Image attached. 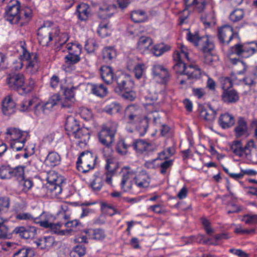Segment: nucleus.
<instances>
[{
    "label": "nucleus",
    "instance_id": "obj_1",
    "mask_svg": "<svg viewBox=\"0 0 257 257\" xmlns=\"http://www.w3.org/2000/svg\"><path fill=\"white\" fill-rule=\"evenodd\" d=\"M189 61L188 53L184 51L183 47L181 52L176 51L173 55V59L176 62L173 66L176 73L186 75L188 79H197L201 77V71L198 66L195 64L187 65L184 59Z\"/></svg>",
    "mask_w": 257,
    "mask_h": 257
},
{
    "label": "nucleus",
    "instance_id": "obj_2",
    "mask_svg": "<svg viewBox=\"0 0 257 257\" xmlns=\"http://www.w3.org/2000/svg\"><path fill=\"white\" fill-rule=\"evenodd\" d=\"M114 91L124 99L133 101L136 97L134 81L130 75L123 72H117L115 74Z\"/></svg>",
    "mask_w": 257,
    "mask_h": 257
},
{
    "label": "nucleus",
    "instance_id": "obj_3",
    "mask_svg": "<svg viewBox=\"0 0 257 257\" xmlns=\"http://www.w3.org/2000/svg\"><path fill=\"white\" fill-rule=\"evenodd\" d=\"M25 45V42H20L22 54L20 55V61L16 63L14 68L17 70H20L25 65L27 72L31 74H35L38 71L40 68L38 55L36 53L29 52Z\"/></svg>",
    "mask_w": 257,
    "mask_h": 257
},
{
    "label": "nucleus",
    "instance_id": "obj_4",
    "mask_svg": "<svg viewBox=\"0 0 257 257\" xmlns=\"http://www.w3.org/2000/svg\"><path fill=\"white\" fill-rule=\"evenodd\" d=\"M7 83L12 90H16L21 95L31 92L35 85V81L30 78L25 81V77L23 74L12 73L8 75Z\"/></svg>",
    "mask_w": 257,
    "mask_h": 257
},
{
    "label": "nucleus",
    "instance_id": "obj_5",
    "mask_svg": "<svg viewBox=\"0 0 257 257\" xmlns=\"http://www.w3.org/2000/svg\"><path fill=\"white\" fill-rule=\"evenodd\" d=\"M187 39L204 53H211L214 49L213 44L209 40L207 36H200L198 32L192 33L189 32L187 35Z\"/></svg>",
    "mask_w": 257,
    "mask_h": 257
},
{
    "label": "nucleus",
    "instance_id": "obj_6",
    "mask_svg": "<svg viewBox=\"0 0 257 257\" xmlns=\"http://www.w3.org/2000/svg\"><path fill=\"white\" fill-rule=\"evenodd\" d=\"M97 159L96 155L89 151L82 152L77 161V168L79 171L86 173L90 169L94 168L96 161Z\"/></svg>",
    "mask_w": 257,
    "mask_h": 257
},
{
    "label": "nucleus",
    "instance_id": "obj_7",
    "mask_svg": "<svg viewBox=\"0 0 257 257\" xmlns=\"http://www.w3.org/2000/svg\"><path fill=\"white\" fill-rule=\"evenodd\" d=\"M116 132V128L113 127L103 126L98 133L100 143L107 148H111L114 141Z\"/></svg>",
    "mask_w": 257,
    "mask_h": 257
},
{
    "label": "nucleus",
    "instance_id": "obj_8",
    "mask_svg": "<svg viewBox=\"0 0 257 257\" xmlns=\"http://www.w3.org/2000/svg\"><path fill=\"white\" fill-rule=\"evenodd\" d=\"M49 22H44L43 25L40 27L37 32L39 43L43 46H48L49 43L53 39Z\"/></svg>",
    "mask_w": 257,
    "mask_h": 257
},
{
    "label": "nucleus",
    "instance_id": "obj_9",
    "mask_svg": "<svg viewBox=\"0 0 257 257\" xmlns=\"http://www.w3.org/2000/svg\"><path fill=\"white\" fill-rule=\"evenodd\" d=\"M67 48L68 54L65 57L66 64L73 65L78 62L80 60V54L81 52V46L77 44H68Z\"/></svg>",
    "mask_w": 257,
    "mask_h": 257
},
{
    "label": "nucleus",
    "instance_id": "obj_10",
    "mask_svg": "<svg viewBox=\"0 0 257 257\" xmlns=\"http://www.w3.org/2000/svg\"><path fill=\"white\" fill-rule=\"evenodd\" d=\"M124 117L130 124H137L145 116L141 114V110L135 105L127 106L124 111Z\"/></svg>",
    "mask_w": 257,
    "mask_h": 257
},
{
    "label": "nucleus",
    "instance_id": "obj_11",
    "mask_svg": "<svg viewBox=\"0 0 257 257\" xmlns=\"http://www.w3.org/2000/svg\"><path fill=\"white\" fill-rule=\"evenodd\" d=\"M153 75L161 79L162 84L167 85L171 79V74L168 69L162 65H154L152 68Z\"/></svg>",
    "mask_w": 257,
    "mask_h": 257
},
{
    "label": "nucleus",
    "instance_id": "obj_12",
    "mask_svg": "<svg viewBox=\"0 0 257 257\" xmlns=\"http://www.w3.org/2000/svg\"><path fill=\"white\" fill-rule=\"evenodd\" d=\"M13 232L18 235L21 238H33L37 234L36 227L33 226L26 225L16 227Z\"/></svg>",
    "mask_w": 257,
    "mask_h": 257
},
{
    "label": "nucleus",
    "instance_id": "obj_13",
    "mask_svg": "<svg viewBox=\"0 0 257 257\" xmlns=\"http://www.w3.org/2000/svg\"><path fill=\"white\" fill-rule=\"evenodd\" d=\"M46 188L48 193H51L52 196L56 197L61 193V185L64 182L62 178H54L53 180H50V178H46Z\"/></svg>",
    "mask_w": 257,
    "mask_h": 257
},
{
    "label": "nucleus",
    "instance_id": "obj_14",
    "mask_svg": "<svg viewBox=\"0 0 257 257\" xmlns=\"http://www.w3.org/2000/svg\"><path fill=\"white\" fill-rule=\"evenodd\" d=\"M233 29L229 25H224L218 31V38L222 44L228 45L233 37Z\"/></svg>",
    "mask_w": 257,
    "mask_h": 257
},
{
    "label": "nucleus",
    "instance_id": "obj_15",
    "mask_svg": "<svg viewBox=\"0 0 257 257\" xmlns=\"http://www.w3.org/2000/svg\"><path fill=\"white\" fill-rule=\"evenodd\" d=\"M25 167L19 166L15 168H10L6 166L0 168V177H6L8 174L14 177H24Z\"/></svg>",
    "mask_w": 257,
    "mask_h": 257
},
{
    "label": "nucleus",
    "instance_id": "obj_16",
    "mask_svg": "<svg viewBox=\"0 0 257 257\" xmlns=\"http://www.w3.org/2000/svg\"><path fill=\"white\" fill-rule=\"evenodd\" d=\"M234 132L237 138L248 135L247 123L243 117H238Z\"/></svg>",
    "mask_w": 257,
    "mask_h": 257
},
{
    "label": "nucleus",
    "instance_id": "obj_17",
    "mask_svg": "<svg viewBox=\"0 0 257 257\" xmlns=\"http://www.w3.org/2000/svg\"><path fill=\"white\" fill-rule=\"evenodd\" d=\"M20 7L6 9L5 18L12 24H17L21 20Z\"/></svg>",
    "mask_w": 257,
    "mask_h": 257
},
{
    "label": "nucleus",
    "instance_id": "obj_18",
    "mask_svg": "<svg viewBox=\"0 0 257 257\" xmlns=\"http://www.w3.org/2000/svg\"><path fill=\"white\" fill-rule=\"evenodd\" d=\"M239 99V93L234 89H227L223 91L221 95V99L226 104L235 103Z\"/></svg>",
    "mask_w": 257,
    "mask_h": 257
},
{
    "label": "nucleus",
    "instance_id": "obj_19",
    "mask_svg": "<svg viewBox=\"0 0 257 257\" xmlns=\"http://www.w3.org/2000/svg\"><path fill=\"white\" fill-rule=\"evenodd\" d=\"M72 136L78 140L77 143L80 147L85 146L90 138L89 130L85 127L79 128Z\"/></svg>",
    "mask_w": 257,
    "mask_h": 257
},
{
    "label": "nucleus",
    "instance_id": "obj_20",
    "mask_svg": "<svg viewBox=\"0 0 257 257\" xmlns=\"http://www.w3.org/2000/svg\"><path fill=\"white\" fill-rule=\"evenodd\" d=\"M208 109L202 105H200L198 108V111L201 117L207 121H213L216 116L217 112L213 109L211 105H208Z\"/></svg>",
    "mask_w": 257,
    "mask_h": 257
},
{
    "label": "nucleus",
    "instance_id": "obj_21",
    "mask_svg": "<svg viewBox=\"0 0 257 257\" xmlns=\"http://www.w3.org/2000/svg\"><path fill=\"white\" fill-rule=\"evenodd\" d=\"M101 76L103 80L107 84L114 82L115 75L113 69L108 66H103L100 68Z\"/></svg>",
    "mask_w": 257,
    "mask_h": 257
},
{
    "label": "nucleus",
    "instance_id": "obj_22",
    "mask_svg": "<svg viewBox=\"0 0 257 257\" xmlns=\"http://www.w3.org/2000/svg\"><path fill=\"white\" fill-rule=\"evenodd\" d=\"M76 15L81 21H85L91 15V8L87 4H80L77 7Z\"/></svg>",
    "mask_w": 257,
    "mask_h": 257
},
{
    "label": "nucleus",
    "instance_id": "obj_23",
    "mask_svg": "<svg viewBox=\"0 0 257 257\" xmlns=\"http://www.w3.org/2000/svg\"><path fill=\"white\" fill-rule=\"evenodd\" d=\"M116 12V6L115 5L103 6L99 8L98 15L101 19H106L112 17Z\"/></svg>",
    "mask_w": 257,
    "mask_h": 257
},
{
    "label": "nucleus",
    "instance_id": "obj_24",
    "mask_svg": "<svg viewBox=\"0 0 257 257\" xmlns=\"http://www.w3.org/2000/svg\"><path fill=\"white\" fill-rule=\"evenodd\" d=\"M16 104L10 96L6 97L3 101L2 111L4 114L10 115L15 112Z\"/></svg>",
    "mask_w": 257,
    "mask_h": 257
},
{
    "label": "nucleus",
    "instance_id": "obj_25",
    "mask_svg": "<svg viewBox=\"0 0 257 257\" xmlns=\"http://www.w3.org/2000/svg\"><path fill=\"white\" fill-rule=\"evenodd\" d=\"M83 232L88 235L89 238L92 239L102 240L106 236L104 230L101 228H89L84 229Z\"/></svg>",
    "mask_w": 257,
    "mask_h": 257
},
{
    "label": "nucleus",
    "instance_id": "obj_26",
    "mask_svg": "<svg viewBox=\"0 0 257 257\" xmlns=\"http://www.w3.org/2000/svg\"><path fill=\"white\" fill-rule=\"evenodd\" d=\"M153 43L152 39L147 36L141 37L137 43V49L141 53H145L150 49V47L152 46Z\"/></svg>",
    "mask_w": 257,
    "mask_h": 257
},
{
    "label": "nucleus",
    "instance_id": "obj_27",
    "mask_svg": "<svg viewBox=\"0 0 257 257\" xmlns=\"http://www.w3.org/2000/svg\"><path fill=\"white\" fill-rule=\"evenodd\" d=\"M219 124L223 128H229L235 124L233 116L228 113L221 114L219 118Z\"/></svg>",
    "mask_w": 257,
    "mask_h": 257
},
{
    "label": "nucleus",
    "instance_id": "obj_28",
    "mask_svg": "<svg viewBox=\"0 0 257 257\" xmlns=\"http://www.w3.org/2000/svg\"><path fill=\"white\" fill-rule=\"evenodd\" d=\"M80 128L79 121L73 117H68L65 123V129L68 135L73 134Z\"/></svg>",
    "mask_w": 257,
    "mask_h": 257
},
{
    "label": "nucleus",
    "instance_id": "obj_29",
    "mask_svg": "<svg viewBox=\"0 0 257 257\" xmlns=\"http://www.w3.org/2000/svg\"><path fill=\"white\" fill-rule=\"evenodd\" d=\"M230 149L235 155L239 157L246 156L248 154V153L245 152L244 148L242 147L240 141H234L230 146Z\"/></svg>",
    "mask_w": 257,
    "mask_h": 257
},
{
    "label": "nucleus",
    "instance_id": "obj_30",
    "mask_svg": "<svg viewBox=\"0 0 257 257\" xmlns=\"http://www.w3.org/2000/svg\"><path fill=\"white\" fill-rule=\"evenodd\" d=\"M35 252L32 248L24 247L16 250L13 257H35Z\"/></svg>",
    "mask_w": 257,
    "mask_h": 257
},
{
    "label": "nucleus",
    "instance_id": "obj_31",
    "mask_svg": "<svg viewBox=\"0 0 257 257\" xmlns=\"http://www.w3.org/2000/svg\"><path fill=\"white\" fill-rule=\"evenodd\" d=\"M55 242L54 237L49 236L40 238L36 241L38 246H41V249H48L52 247Z\"/></svg>",
    "mask_w": 257,
    "mask_h": 257
},
{
    "label": "nucleus",
    "instance_id": "obj_32",
    "mask_svg": "<svg viewBox=\"0 0 257 257\" xmlns=\"http://www.w3.org/2000/svg\"><path fill=\"white\" fill-rule=\"evenodd\" d=\"M150 143L147 142L143 140H135L133 144L134 149L137 152H143L149 150V148L151 146Z\"/></svg>",
    "mask_w": 257,
    "mask_h": 257
},
{
    "label": "nucleus",
    "instance_id": "obj_33",
    "mask_svg": "<svg viewBox=\"0 0 257 257\" xmlns=\"http://www.w3.org/2000/svg\"><path fill=\"white\" fill-rule=\"evenodd\" d=\"M131 18L135 23H142L147 20V16L144 11L139 10L132 12Z\"/></svg>",
    "mask_w": 257,
    "mask_h": 257
},
{
    "label": "nucleus",
    "instance_id": "obj_34",
    "mask_svg": "<svg viewBox=\"0 0 257 257\" xmlns=\"http://www.w3.org/2000/svg\"><path fill=\"white\" fill-rule=\"evenodd\" d=\"M136 124V127L140 136H143L147 133L149 127V120L145 117Z\"/></svg>",
    "mask_w": 257,
    "mask_h": 257
},
{
    "label": "nucleus",
    "instance_id": "obj_35",
    "mask_svg": "<svg viewBox=\"0 0 257 257\" xmlns=\"http://www.w3.org/2000/svg\"><path fill=\"white\" fill-rule=\"evenodd\" d=\"M46 161L48 166H55L59 164L61 157L57 153L51 152L47 155Z\"/></svg>",
    "mask_w": 257,
    "mask_h": 257
},
{
    "label": "nucleus",
    "instance_id": "obj_36",
    "mask_svg": "<svg viewBox=\"0 0 257 257\" xmlns=\"http://www.w3.org/2000/svg\"><path fill=\"white\" fill-rule=\"evenodd\" d=\"M102 55L103 59L107 62L115 58L116 54L113 47H106L102 51Z\"/></svg>",
    "mask_w": 257,
    "mask_h": 257
},
{
    "label": "nucleus",
    "instance_id": "obj_37",
    "mask_svg": "<svg viewBox=\"0 0 257 257\" xmlns=\"http://www.w3.org/2000/svg\"><path fill=\"white\" fill-rule=\"evenodd\" d=\"M6 134L10 136L12 141L20 140L24 138L23 132L16 128H8Z\"/></svg>",
    "mask_w": 257,
    "mask_h": 257
},
{
    "label": "nucleus",
    "instance_id": "obj_38",
    "mask_svg": "<svg viewBox=\"0 0 257 257\" xmlns=\"http://www.w3.org/2000/svg\"><path fill=\"white\" fill-rule=\"evenodd\" d=\"M170 49V47L169 46H165L164 44H160L155 45L152 49L151 52L156 56H161L165 52H166Z\"/></svg>",
    "mask_w": 257,
    "mask_h": 257
},
{
    "label": "nucleus",
    "instance_id": "obj_39",
    "mask_svg": "<svg viewBox=\"0 0 257 257\" xmlns=\"http://www.w3.org/2000/svg\"><path fill=\"white\" fill-rule=\"evenodd\" d=\"M92 92L96 95L102 97L106 95L107 89V88L102 84L93 85L92 88Z\"/></svg>",
    "mask_w": 257,
    "mask_h": 257
},
{
    "label": "nucleus",
    "instance_id": "obj_40",
    "mask_svg": "<svg viewBox=\"0 0 257 257\" xmlns=\"http://www.w3.org/2000/svg\"><path fill=\"white\" fill-rule=\"evenodd\" d=\"M60 96L58 94L53 95L51 99L49 100L43 106V111L45 112L46 109H50L57 105L60 102Z\"/></svg>",
    "mask_w": 257,
    "mask_h": 257
},
{
    "label": "nucleus",
    "instance_id": "obj_41",
    "mask_svg": "<svg viewBox=\"0 0 257 257\" xmlns=\"http://www.w3.org/2000/svg\"><path fill=\"white\" fill-rule=\"evenodd\" d=\"M86 248L84 245L80 244L75 246L70 252L71 257H81L85 254Z\"/></svg>",
    "mask_w": 257,
    "mask_h": 257
},
{
    "label": "nucleus",
    "instance_id": "obj_42",
    "mask_svg": "<svg viewBox=\"0 0 257 257\" xmlns=\"http://www.w3.org/2000/svg\"><path fill=\"white\" fill-rule=\"evenodd\" d=\"M102 186V178H94V179L88 184V186L91 188L93 192H98L100 191Z\"/></svg>",
    "mask_w": 257,
    "mask_h": 257
},
{
    "label": "nucleus",
    "instance_id": "obj_43",
    "mask_svg": "<svg viewBox=\"0 0 257 257\" xmlns=\"http://www.w3.org/2000/svg\"><path fill=\"white\" fill-rule=\"evenodd\" d=\"M111 29L108 24L101 23L99 24L97 33L101 37H105L111 34Z\"/></svg>",
    "mask_w": 257,
    "mask_h": 257
},
{
    "label": "nucleus",
    "instance_id": "obj_44",
    "mask_svg": "<svg viewBox=\"0 0 257 257\" xmlns=\"http://www.w3.org/2000/svg\"><path fill=\"white\" fill-rule=\"evenodd\" d=\"M21 178L19 182V187L21 188L23 191L26 192L32 187L33 182L32 180L26 178Z\"/></svg>",
    "mask_w": 257,
    "mask_h": 257
},
{
    "label": "nucleus",
    "instance_id": "obj_45",
    "mask_svg": "<svg viewBox=\"0 0 257 257\" xmlns=\"http://www.w3.org/2000/svg\"><path fill=\"white\" fill-rule=\"evenodd\" d=\"M244 15V13L242 10L236 9L230 14L229 19L233 22H237L243 18Z\"/></svg>",
    "mask_w": 257,
    "mask_h": 257
},
{
    "label": "nucleus",
    "instance_id": "obj_46",
    "mask_svg": "<svg viewBox=\"0 0 257 257\" xmlns=\"http://www.w3.org/2000/svg\"><path fill=\"white\" fill-rule=\"evenodd\" d=\"M11 236L9 227L4 222H0V238H10Z\"/></svg>",
    "mask_w": 257,
    "mask_h": 257
},
{
    "label": "nucleus",
    "instance_id": "obj_47",
    "mask_svg": "<svg viewBox=\"0 0 257 257\" xmlns=\"http://www.w3.org/2000/svg\"><path fill=\"white\" fill-rule=\"evenodd\" d=\"M256 48L251 47L249 44L243 45L242 57L247 58L252 55L255 52H257V43H255Z\"/></svg>",
    "mask_w": 257,
    "mask_h": 257
},
{
    "label": "nucleus",
    "instance_id": "obj_48",
    "mask_svg": "<svg viewBox=\"0 0 257 257\" xmlns=\"http://www.w3.org/2000/svg\"><path fill=\"white\" fill-rule=\"evenodd\" d=\"M26 140V138H24L20 140L12 141L11 142V147L17 151H19L23 148Z\"/></svg>",
    "mask_w": 257,
    "mask_h": 257
},
{
    "label": "nucleus",
    "instance_id": "obj_49",
    "mask_svg": "<svg viewBox=\"0 0 257 257\" xmlns=\"http://www.w3.org/2000/svg\"><path fill=\"white\" fill-rule=\"evenodd\" d=\"M219 81L223 91L227 89H230L232 86V82L229 77H221L220 78Z\"/></svg>",
    "mask_w": 257,
    "mask_h": 257
},
{
    "label": "nucleus",
    "instance_id": "obj_50",
    "mask_svg": "<svg viewBox=\"0 0 257 257\" xmlns=\"http://www.w3.org/2000/svg\"><path fill=\"white\" fill-rule=\"evenodd\" d=\"M76 89V87L72 86L71 88H65L63 91V94L64 98L68 99L69 100L75 101V93L74 90Z\"/></svg>",
    "mask_w": 257,
    "mask_h": 257
},
{
    "label": "nucleus",
    "instance_id": "obj_51",
    "mask_svg": "<svg viewBox=\"0 0 257 257\" xmlns=\"http://www.w3.org/2000/svg\"><path fill=\"white\" fill-rule=\"evenodd\" d=\"M191 238L193 239V242L203 243L204 244H216V243L211 242L209 238L204 239V236L201 234H198L196 236H192Z\"/></svg>",
    "mask_w": 257,
    "mask_h": 257
},
{
    "label": "nucleus",
    "instance_id": "obj_52",
    "mask_svg": "<svg viewBox=\"0 0 257 257\" xmlns=\"http://www.w3.org/2000/svg\"><path fill=\"white\" fill-rule=\"evenodd\" d=\"M230 62L232 64L234 65H238L239 66L242 67V69L240 71H238L237 73L238 74H243L246 71L247 69V66L242 61H240L239 59L237 58H230Z\"/></svg>",
    "mask_w": 257,
    "mask_h": 257
},
{
    "label": "nucleus",
    "instance_id": "obj_53",
    "mask_svg": "<svg viewBox=\"0 0 257 257\" xmlns=\"http://www.w3.org/2000/svg\"><path fill=\"white\" fill-rule=\"evenodd\" d=\"M129 178H123L121 182V189L123 190L124 192H127L132 189L133 184L132 181L129 180Z\"/></svg>",
    "mask_w": 257,
    "mask_h": 257
},
{
    "label": "nucleus",
    "instance_id": "obj_54",
    "mask_svg": "<svg viewBox=\"0 0 257 257\" xmlns=\"http://www.w3.org/2000/svg\"><path fill=\"white\" fill-rule=\"evenodd\" d=\"M32 11L29 8H26L24 10H21L20 15H21V20L23 19L25 22H28L30 21L32 17Z\"/></svg>",
    "mask_w": 257,
    "mask_h": 257
},
{
    "label": "nucleus",
    "instance_id": "obj_55",
    "mask_svg": "<svg viewBox=\"0 0 257 257\" xmlns=\"http://www.w3.org/2000/svg\"><path fill=\"white\" fill-rule=\"evenodd\" d=\"M96 43L92 40H88L86 41L85 45V49L89 53H92L95 51Z\"/></svg>",
    "mask_w": 257,
    "mask_h": 257
},
{
    "label": "nucleus",
    "instance_id": "obj_56",
    "mask_svg": "<svg viewBox=\"0 0 257 257\" xmlns=\"http://www.w3.org/2000/svg\"><path fill=\"white\" fill-rule=\"evenodd\" d=\"M173 165V160H165L161 163L160 166V172L162 174H165L167 170Z\"/></svg>",
    "mask_w": 257,
    "mask_h": 257
},
{
    "label": "nucleus",
    "instance_id": "obj_57",
    "mask_svg": "<svg viewBox=\"0 0 257 257\" xmlns=\"http://www.w3.org/2000/svg\"><path fill=\"white\" fill-rule=\"evenodd\" d=\"M121 177H128L130 176L136 175V172L132 170L129 167H124L120 172Z\"/></svg>",
    "mask_w": 257,
    "mask_h": 257
},
{
    "label": "nucleus",
    "instance_id": "obj_58",
    "mask_svg": "<svg viewBox=\"0 0 257 257\" xmlns=\"http://www.w3.org/2000/svg\"><path fill=\"white\" fill-rule=\"evenodd\" d=\"M16 219L18 220H33L35 221L38 219V218H34L32 215L29 213H20L16 215Z\"/></svg>",
    "mask_w": 257,
    "mask_h": 257
},
{
    "label": "nucleus",
    "instance_id": "obj_59",
    "mask_svg": "<svg viewBox=\"0 0 257 257\" xmlns=\"http://www.w3.org/2000/svg\"><path fill=\"white\" fill-rule=\"evenodd\" d=\"M10 200L8 197L0 198V212L9 207Z\"/></svg>",
    "mask_w": 257,
    "mask_h": 257
},
{
    "label": "nucleus",
    "instance_id": "obj_60",
    "mask_svg": "<svg viewBox=\"0 0 257 257\" xmlns=\"http://www.w3.org/2000/svg\"><path fill=\"white\" fill-rule=\"evenodd\" d=\"M32 99L24 100L20 105V110L22 111L29 110L30 106L33 104Z\"/></svg>",
    "mask_w": 257,
    "mask_h": 257
},
{
    "label": "nucleus",
    "instance_id": "obj_61",
    "mask_svg": "<svg viewBox=\"0 0 257 257\" xmlns=\"http://www.w3.org/2000/svg\"><path fill=\"white\" fill-rule=\"evenodd\" d=\"M243 45L237 44L231 48V52L237 56L242 57Z\"/></svg>",
    "mask_w": 257,
    "mask_h": 257
},
{
    "label": "nucleus",
    "instance_id": "obj_62",
    "mask_svg": "<svg viewBox=\"0 0 257 257\" xmlns=\"http://www.w3.org/2000/svg\"><path fill=\"white\" fill-rule=\"evenodd\" d=\"M144 71V65L138 64L134 68V73L137 78L140 79L142 76Z\"/></svg>",
    "mask_w": 257,
    "mask_h": 257
},
{
    "label": "nucleus",
    "instance_id": "obj_63",
    "mask_svg": "<svg viewBox=\"0 0 257 257\" xmlns=\"http://www.w3.org/2000/svg\"><path fill=\"white\" fill-rule=\"evenodd\" d=\"M201 223L208 234H210L213 232V229L210 227V223L208 219L202 218L201 219Z\"/></svg>",
    "mask_w": 257,
    "mask_h": 257
},
{
    "label": "nucleus",
    "instance_id": "obj_64",
    "mask_svg": "<svg viewBox=\"0 0 257 257\" xmlns=\"http://www.w3.org/2000/svg\"><path fill=\"white\" fill-rule=\"evenodd\" d=\"M75 101L69 100L68 99H66L64 98L63 100H62L60 102V105L61 108H64L65 109H70L73 105Z\"/></svg>",
    "mask_w": 257,
    "mask_h": 257
}]
</instances>
